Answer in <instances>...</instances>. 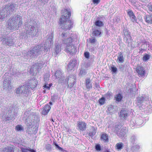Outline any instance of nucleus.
Instances as JSON below:
<instances>
[{
	"instance_id": "1a4fd4ad",
	"label": "nucleus",
	"mask_w": 152,
	"mask_h": 152,
	"mask_svg": "<svg viewBox=\"0 0 152 152\" xmlns=\"http://www.w3.org/2000/svg\"><path fill=\"white\" fill-rule=\"evenodd\" d=\"M11 81L9 78L4 79L3 81V89L9 91L11 88Z\"/></svg>"
},
{
	"instance_id": "5fc2aeb1",
	"label": "nucleus",
	"mask_w": 152,
	"mask_h": 152,
	"mask_svg": "<svg viewBox=\"0 0 152 152\" xmlns=\"http://www.w3.org/2000/svg\"><path fill=\"white\" fill-rule=\"evenodd\" d=\"M127 13L129 17H131L134 14L132 11L131 10H128Z\"/></svg>"
},
{
	"instance_id": "a878e982",
	"label": "nucleus",
	"mask_w": 152,
	"mask_h": 152,
	"mask_svg": "<svg viewBox=\"0 0 152 152\" xmlns=\"http://www.w3.org/2000/svg\"><path fill=\"white\" fill-rule=\"evenodd\" d=\"M117 60H118L119 62L121 63H123L124 61V58L123 57V54L122 52H121L118 53Z\"/></svg>"
},
{
	"instance_id": "7c9ffc66",
	"label": "nucleus",
	"mask_w": 152,
	"mask_h": 152,
	"mask_svg": "<svg viewBox=\"0 0 152 152\" xmlns=\"http://www.w3.org/2000/svg\"><path fill=\"white\" fill-rule=\"evenodd\" d=\"M123 98V96L120 94H118L116 95L115 96V98L116 101L119 102L121 101Z\"/></svg>"
},
{
	"instance_id": "864d4df0",
	"label": "nucleus",
	"mask_w": 152,
	"mask_h": 152,
	"mask_svg": "<svg viewBox=\"0 0 152 152\" xmlns=\"http://www.w3.org/2000/svg\"><path fill=\"white\" fill-rule=\"evenodd\" d=\"M148 42L146 41H145L144 42L142 43V45L141 47L142 48H146Z\"/></svg>"
},
{
	"instance_id": "a19ab883",
	"label": "nucleus",
	"mask_w": 152,
	"mask_h": 152,
	"mask_svg": "<svg viewBox=\"0 0 152 152\" xmlns=\"http://www.w3.org/2000/svg\"><path fill=\"white\" fill-rule=\"evenodd\" d=\"M95 24L96 26L99 27H101L103 26L102 22L99 20L96 21L95 23Z\"/></svg>"
},
{
	"instance_id": "9b49d317",
	"label": "nucleus",
	"mask_w": 152,
	"mask_h": 152,
	"mask_svg": "<svg viewBox=\"0 0 152 152\" xmlns=\"http://www.w3.org/2000/svg\"><path fill=\"white\" fill-rule=\"evenodd\" d=\"M65 50L67 53L72 54H74L76 52L75 47L74 45H71L66 46Z\"/></svg>"
},
{
	"instance_id": "603ef678",
	"label": "nucleus",
	"mask_w": 152,
	"mask_h": 152,
	"mask_svg": "<svg viewBox=\"0 0 152 152\" xmlns=\"http://www.w3.org/2000/svg\"><path fill=\"white\" fill-rule=\"evenodd\" d=\"M111 69L112 71L114 73H116L117 71V68L113 66H111Z\"/></svg>"
},
{
	"instance_id": "4be33fe9",
	"label": "nucleus",
	"mask_w": 152,
	"mask_h": 152,
	"mask_svg": "<svg viewBox=\"0 0 152 152\" xmlns=\"http://www.w3.org/2000/svg\"><path fill=\"white\" fill-rule=\"evenodd\" d=\"M28 86L27 85H23L20 87L21 89V94H23L26 93L28 89Z\"/></svg>"
},
{
	"instance_id": "338daca9",
	"label": "nucleus",
	"mask_w": 152,
	"mask_h": 152,
	"mask_svg": "<svg viewBox=\"0 0 152 152\" xmlns=\"http://www.w3.org/2000/svg\"><path fill=\"white\" fill-rule=\"evenodd\" d=\"M39 0L42 3L44 4H45V3H47L48 1V0Z\"/></svg>"
},
{
	"instance_id": "ddd939ff",
	"label": "nucleus",
	"mask_w": 152,
	"mask_h": 152,
	"mask_svg": "<svg viewBox=\"0 0 152 152\" xmlns=\"http://www.w3.org/2000/svg\"><path fill=\"white\" fill-rule=\"evenodd\" d=\"M123 32L124 33V39L126 43L129 44L132 41L130 34L127 29H124Z\"/></svg>"
},
{
	"instance_id": "774afa93",
	"label": "nucleus",
	"mask_w": 152,
	"mask_h": 152,
	"mask_svg": "<svg viewBox=\"0 0 152 152\" xmlns=\"http://www.w3.org/2000/svg\"><path fill=\"white\" fill-rule=\"evenodd\" d=\"M119 69L120 70L123 71L124 69V66L122 65L120 66L119 67Z\"/></svg>"
},
{
	"instance_id": "6e6d98bb",
	"label": "nucleus",
	"mask_w": 152,
	"mask_h": 152,
	"mask_svg": "<svg viewBox=\"0 0 152 152\" xmlns=\"http://www.w3.org/2000/svg\"><path fill=\"white\" fill-rule=\"evenodd\" d=\"M45 81H47L49 80V75L48 74L45 75L44 77Z\"/></svg>"
},
{
	"instance_id": "8fccbe9b",
	"label": "nucleus",
	"mask_w": 152,
	"mask_h": 152,
	"mask_svg": "<svg viewBox=\"0 0 152 152\" xmlns=\"http://www.w3.org/2000/svg\"><path fill=\"white\" fill-rule=\"evenodd\" d=\"M54 145H55L56 148H57L58 150L60 151H63V149L60 147L56 143H54Z\"/></svg>"
},
{
	"instance_id": "c85d7f7f",
	"label": "nucleus",
	"mask_w": 152,
	"mask_h": 152,
	"mask_svg": "<svg viewBox=\"0 0 152 152\" xmlns=\"http://www.w3.org/2000/svg\"><path fill=\"white\" fill-rule=\"evenodd\" d=\"M54 50L56 54H58L61 50V46L59 44H56L55 46Z\"/></svg>"
},
{
	"instance_id": "3c124183",
	"label": "nucleus",
	"mask_w": 152,
	"mask_h": 152,
	"mask_svg": "<svg viewBox=\"0 0 152 152\" xmlns=\"http://www.w3.org/2000/svg\"><path fill=\"white\" fill-rule=\"evenodd\" d=\"M135 121L133 120H132L130 122V126L132 127L136 125Z\"/></svg>"
},
{
	"instance_id": "412c9836",
	"label": "nucleus",
	"mask_w": 152,
	"mask_h": 152,
	"mask_svg": "<svg viewBox=\"0 0 152 152\" xmlns=\"http://www.w3.org/2000/svg\"><path fill=\"white\" fill-rule=\"evenodd\" d=\"M77 124L79 128L81 130L83 131L86 128V124L85 123L82 121L78 122Z\"/></svg>"
},
{
	"instance_id": "f257e3e1",
	"label": "nucleus",
	"mask_w": 152,
	"mask_h": 152,
	"mask_svg": "<svg viewBox=\"0 0 152 152\" xmlns=\"http://www.w3.org/2000/svg\"><path fill=\"white\" fill-rule=\"evenodd\" d=\"M62 12L63 14L60 19V26L64 30H69L72 27L73 24L71 20H68L71 13L66 9H64Z\"/></svg>"
},
{
	"instance_id": "f704fd0d",
	"label": "nucleus",
	"mask_w": 152,
	"mask_h": 152,
	"mask_svg": "<svg viewBox=\"0 0 152 152\" xmlns=\"http://www.w3.org/2000/svg\"><path fill=\"white\" fill-rule=\"evenodd\" d=\"M13 147H9L5 148L3 150V152H14Z\"/></svg>"
},
{
	"instance_id": "cd10ccee",
	"label": "nucleus",
	"mask_w": 152,
	"mask_h": 152,
	"mask_svg": "<svg viewBox=\"0 0 152 152\" xmlns=\"http://www.w3.org/2000/svg\"><path fill=\"white\" fill-rule=\"evenodd\" d=\"M96 133V131L94 127L93 126H92L89 133V135L91 137H92Z\"/></svg>"
},
{
	"instance_id": "680f3d73",
	"label": "nucleus",
	"mask_w": 152,
	"mask_h": 152,
	"mask_svg": "<svg viewBox=\"0 0 152 152\" xmlns=\"http://www.w3.org/2000/svg\"><path fill=\"white\" fill-rule=\"evenodd\" d=\"M140 146L138 145H136L133 147V149H134L135 150H137L140 148Z\"/></svg>"
},
{
	"instance_id": "58836bf2",
	"label": "nucleus",
	"mask_w": 152,
	"mask_h": 152,
	"mask_svg": "<svg viewBox=\"0 0 152 152\" xmlns=\"http://www.w3.org/2000/svg\"><path fill=\"white\" fill-rule=\"evenodd\" d=\"M66 82V78L64 76H63L61 78L58 79V82L59 83H61L64 82Z\"/></svg>"
},
{
	"instance_id": "c756f323",
	"label": "nucleus",
	"mask_w": 152,
	"mask_h": 152,
	"mask_svg": "<svg viewBox=\"0 0 152 152\" xmlns=\"http://www.w3.org/2000/svg\"><path fill=\"white\" fill-rule=\"evenodd\" d=\"M135 123L137 126L141 125L143 123V120L142 118L140 117L137 118L135 121Z\"/></svg>"
},
{
	"instance_id": "f03ea898",
	"label": "nucleus",
	"mask_w": 152,
	"mask_h": 152,
	"mask_svg": "<svg viewBox=\"0 0 152 152\" xmlns=\"http://www.w3.org/2000/svg\"><path fill=\"white\" fill-rule=\"evenodd\" d=\"M22 24V18L18 15H15L9 19L7 27L12 30L18 29Z\"/></svg>"
},
{
	"instance_id": "a18cd8bd",
	"label": "nucleus",
	"mask_w": 152,
	"mask_h": 152,
	"mask_svg": "<svg viewBox=\"0 0 152 152\" xmlns=\"http://www.w3.org/2000/svg\"><path fill=\"white\" fill-rule=\"evenodd\" d=\"M107 110L109 111V112L112 113L113 112L114 110L113 109V107L112 105H110L108 107Z\"/></svg>"
},
{
	"instance_id": "a211bd4d",
	"label": "nucleus",
	"mask_w": 152,
	"mask_h": 152,
	"mask_svg": "<svg viewBox=\"0 0 152 152\" xmlns=\"http://www.w3.org/2000/svg\"><path fill=\"white\" fill-rule=\"evenodd\" d=\"M35 56H36L34 53V52L32 50L28 51L24 55V57L26 59L30 58H34Z\"/></svg>"
},
{
	"instance_id": "79ce46f5",
	"label": "nucleus",
	"mask_w": 152,
	"mask_h": 152,
	"mask_svg": "<svg viewBox=\"0 0 152 152\" xmlns=\"http://www.w3.org/2000/svg\"><path fill=\"white\" fill-rule=\"evenodd\" d=\"M61 36L62 38V41H63V40L66 39L68 38L67 37V33H63L62 34Z\"/></svg>"
},
{
	"instance_id": "f3484780",
	"label": "nucleus",
	"mask_w": 152,
	"mask_h": 152,
	"mask_svg": "<svg viewBox=\"0 0 152 152\" xmlns=\"http://www.w3.org/2000/svg\"><path fill=\"white\" fill-rule=\"evenodd\" d=\"M42 65L41 64L37 63L35 64L34 65H33L31 69H30V71L31 72H34V73H37L38 69L41 68L42 67Z\"/></svg>"
},
{
	"instance_id": "2eb2a0df",
	"label": "nucleus",
	"mask_w": 152,
	"mask_h": 152,
	"mask_svg": "<svg viewBox=\"0 0 152 152\" xmlns=\"http://www.w3.org/2000/svg\"><path fill=\"white\" fill-rule=\"evenodd\" d=\"M136 71L138 76H144L145 71L144 68L142 66L138 65L136 68Z\"/></svg>"
},
{
	"instance_id": "bb28decb",
	"label": "nucleus",
	"mask_w": 152,
	"mask_h": 152,
	"mask_svg": "<svg viewBox=\"0 0 152 152\" xmlns=\"http://www.w3.org/2000/svg\"><path fill=\"white\" fill-rule=\"evenodd\" d=\"M63 73L60 70H57L55 73V76L56 78L58 79L62 77Z\"/></svg>"
},
{
	"instance_id": "f8f14e48",
	"label": "nucleus",
	"mask_w": 152,
	"mask_h": 152,
	"mask_svg": "<svg viewBox=\"0 0 152 152\" xmlns=\"http://www.w3.org/2000/svg\"><path fill=\"white\" fill-rule=\"evenodd\" d=\"M128 115L129 112L127 110L123 109L120 111L119 116L121 119H126Z\"/></svg>"
},
{
	"instance_id": "de8ad7c7",
	"label": "nucleus",
	"mask_w": 152,
	"mask_h": 152,
	"mask_svg": "<svg viewBox=\"0 0 152 152\" xmlns=\"http://www.w3.org/2000/svg\"><path fill=\"white\" fill-rule=\"evenodd\" d=\"M149 56L148 54H145L143 58V60L144 61H146L149 59Z\"/></svg>"
},
{
	"instance_id": "ea45409f",
	"label": "nucleus",
	"mask_w": 152,
	"mask_h": 152,
	"mask_svg": "<svg viewBox=\"0 0 152 152\" xmlns=\"http://www.w3.org/2000/svg\"><path fill=\"white\" fill-rule=\"evenodd\" d=\"M105 100V98L104 97H102L99 99V103L101 105H103L104 104Z\"/></svg>"
},
{
	"instance_id": "5701e85b",
	"label": "nucleus",
	"mask_w": 152,
	"mask_h": 152,
	"mask_svg": "<svg viewBox=\"0 0 152 152\" xmlns=\"http://www.w3.org/2000/svg\"><path fill=\"white\" fill-rule=\"evenodd\" d=\"M37 83V82L35 79L31 80L30 81L29 86L31 89H33L36 87Z\"/></svg>"
},
{
	"instance_id": "b1692460",
	"label": "nucleus",
	"mask_w": 152,
	"mask_h": 152,
	"mask_svg": "<svg viewBox=\"0 0 152 152\" xmlns=\"http://www.w3.org/2000/svg\"><path fill=\"white\" fill-rule=\"evenodd\" d=\"M73 39L70 37H68L66 39L63 40V43L66 44L67 45H71L70 44L72 42Z\"/></svg>"
},
{
	"instance_id": "37998d69",
	"label": "nucleus",
	"mask_w": 152,
	"mask_h": 152,
	"mask_svg": "<svg viewBox=\"0 0 152 152\" xmlns=\"http://www.w3.org/2000/svg\"><path fill=\"white\" fill-rule=\"evenodd\" d=\"M86 74V72L85 70L81 69L80 70L79 75L83 76L84 75Z\"/></svg>"
},
{
	"instance_id": "72a5a7b5",
	"label": "nucleus",
	"mask_w": 152,
	"mask_h": 152,
	"mask_svg": "<svg viewBox=\"0 0 152 152\" xmlns=\"http://www.w3.org/2000/svg\"><path fill=\"white\" fill-rule=\"evenodd\" d=\"M22 152H36L35 150L28 148H22Z\"/></svg>"
},
{
	"instance_id": "6ab92c4d",
	"label": "nucleus",
	"mask_w": 152,
	"mask_h": 152,
	"mask_svg": "<svg viewBox=\"0 0 152 152\" xmlns=\"http://www.w3.org/2000/svg\"><path fill=\"white\" fill-rule=\"evenodd\" d=\"M51 108L50 105L48 104L46 105L44 107L42 110V113L43 115H47Z\"/></svg>"
},
{
	"instance_id": "052dcab7",
	"label": "nucleus",
	"mask_w": 152,
	"mask_h": 152,
	"mask_svg": "<svg viewBox=\"0 0 152 152\" xmlns=\"http://www.w3.org/2000/svg\"><path fill=\"white\" fill-rule=\"evenodd\" d=\"M43 87L48 89H50V86H48V84L46 83Z\"/></svg>"
},
{
	"instance_id": "c9c22d12",
	"label": "nucleus",
	"mask_w": 152,
	"mask_h": 152,
	"mask_svg": "<svg viewBox=\"0 0 152 152\" xmlns=\"http://www.w3.org/2000/svg\"><path fill=\"white\" fill-rule=\"evenodd\" d=\"M137 140V137L134 135H133L131 137L130 140L133 144L136 143Z\"/></svg>"
},
{
	"instance_id": "4d7b16f0",
	"label": "nucleus",
	"mask_w": 152,
	"mask_h": 152,
	"mask_svg": "<svg viewBox=\"0 0 152 152\" xmlns=\"http://www.w3.org/2000/svg\"><path fill=\"white\" fill-rule=\"evenodd\" d=\"M85 57L87 59L89 58V53L88 52H86L84 53Z\"/></svg>"
},
{
	"instance_id": "393cba45",
	"label": "nucleus",
	"mask_w": 152,
	"mask_h": 152,
	"mask_svg": "<svg viewBox=\"0 0 152 152\" xmlns=\"http://www.w3.org/2000/svg\"><path fill=\"white\" fill-rule=\"evenodd\" d=\"M145 21L148 23H152V14L146 15L145 17Z\"/></svg>"
},
{
	"instance_id": "09e8293b",
	"label": "nucleus",
	"mask_w": 152,
	"mask_h": 152,
	"mask_svg": "<svg viewBox=\"0 0 152 152\" xmlns=\"http://www.w3.org/2000/svg\"><path fill=\"white\" fill-rule=\"evenodd\" d=\"M45 148L47 151H50L51 150V146L49 144H48L46 145Z\"/></svg>"
},
{
	"instance_id": "9d476101",
	"label": "nucleus",
	"mask_w": 152,
	"mask_h": 152,
	"mask_svg": "<svg viewBox=\"0 0 152 152\" xmlns=\"http://www.w3.org/2000/svg\"><path fill=\"white\" fill-rule=\"evenodd\" d=\"M76 77L75 76L73 75H70L68 79V86L70 87H73L76 82Z\"/></svg>"
},
{
	"instance_id": "4c0bfd02",
	"label": "nucleus",
	"mask_w": 152,
	"mask_h": 152,
	"mask_svg": "<svg viewBox=\"0 0 152 152\" xmlns=\"http://www.w3.org/2000/svg\"><path fill=\"white\" fill-rule=\"evenodd\" d=\"M123 144L121 142L118 143L116 145V149L119 150H121L123 148Z\"/></svg>"
},
{
	"instance_id": "aec40b11",
	"label": "nucleus",
	"mask_w": 152,
	"mask_h": 152,
	"mask_svg": "<svg viewBox=\"0 0 152 152\" xmlns=\"http://www.w3.org/2000/svg\"><path fill=\"white\" fill-rule=\"evenodd\" d=\"M4 9L3 7L2 10H0V19H3L9 15L6 11L4 10Z\"/></svg>"
},
{
	"instance_id": "dca6fc26",
	"label": "nucleus",
	"mask_w": 152,
	"mask_h": 152,
	"mask_svg": "<svg viewBox=\"0 0 152 152\" xmlns=\"http://www.w3.org/2000/svg\"><path fill=\"white\" fill-rule=\"evenodd\" d=\"M77 64V61L75 60H72L70 61L68 65L67 70L68 71H71L73 69Z\"/></svg>"
},
{
	"instance_id": "4468645a",
	"label": "nucleus",
	"mask_w": 152,
	"mask_h": 152,
	"mask_svg": "<svg viewBox=\"0 0 152 152\" xmlns=\"http://www.w3.org/2000/svg\"><path fill=\"white\" fill-rule=\"evenodd\" d=\"M148 100V97L145 95H143L137 98L136 103L137 105H139L142 103L145 102Z\"/></svg>"
},
{
	"instance_id": "13d9d810",
	"label": "nucleus",
	"mask_w": 152,
	"mask_h": 152,
	"mask_svg": "<svg viewBox=\"0 0 152 152\" xmlns=\"http://www.w3.org/2000/svg\"><path fill=\"white\" fill-rule=\"evenodd\" d=\"M95 149L97 151H100L101 150V148L99 144L96 145L95 146Z\"/></svg>"
},
{
	"instance_id": "7ed1b4c3",
	"label": "nucleus",
	"mask_w": 152,
	"mask_h": 152,
	"mask_svg": "<svg viewBox=\"0 0 152 152\" xmlns=\"http://www.w3.org/2000/svg\"><path fill=\"white\" fill-rule=\"evenodd\" d=\"M34 113H31L29 111L25 112L24 114V117L26 118L25 123L28 126H31L32 125V122L34 121H37L38 119L37 115H34Z\"/></svg>"
},
{
	"instance_id": "473e14b6",
	"label": "nucleus",
	"mask_w": 152,
	"mask_h": 152,
	"mask_svg": "<svg viewBox=\"0 0 152 152\" xmlns=\"http://www.w3.org/2000/svg\"><path fill=\"white\" fill-rule=\"evenodd\" d=\"M86 86L87 88L88 89L91 88L92 85L90 83V79L88 78L86 79Z\"/></svg>"
},
{
	"instance_id": "e433bc0d",
	"label": "nucleus",
	"mask_w": 152,
	"mask_h": 152,
	"mask_svg": "<svg viewBox=\"0 0 152 152\" xmlns=\"http://www.w3.org/2000/svg\"><path fill=\"white\" fill-rule=\"evenodd\" d=\"M92 34L93 36L98 37L101 34V32L98 30H95L93 31Z\"/></svg>"
},
{
	"instance_id": "69168bd1",
	"label": "nucleus",
	"mask_w": 152,
	"mask_h": 152,
	"mask_svg": "<svg viewBox=\"0 0 152 152\" xmlns=\"http://www.w3.org/2000/svg\"><path fill=\"white\" fill-rule=\"evenodd\" d=\"M148 7L149 10L151 11H152V5L148 4Z\"/></svg>"
},
{
	"instance_id": "0eeeda50",
	"label": "nucleus",
	"mask_w": 152,
	"mask_h": 152,
	"mask_svg": "<svg viewBox=\"0 0 152 152\" xmlns=\"http://www.w3.org/2000/svg\"><path fill=\"white\" fill-rule=\"evenodd\" d=\"M18 7L17 5L15 4H11L9 5H6L4 7V11H6L7 13L9 15L12 13Z\"/></svg>"
},
{
	"instance_id": "0e129e2a",
	"label": "nucleus",
	"mask_w": 152,
	"mask_h": 152,
	"mask_svg": "<svg viewBox=\"0 0 152 152\" xmlns=\"http://www.w3.org/2000/svg\"><path fill=\"white\" fill-rule=\"evenodd\" d=\"M89 40L91 43H94L96 42V41L95 39H90Z\"/></svg>"
},
{
	"instance_id": "bf43d9fd",
	"label": "nucleus",
	"mask_w": 152,
	"mask_h": 152,
	"mask_svg": "<svg viewBox=\"0 0 152 152\" xmlns=\"http://www.w3.org/2000/svg\"><path fill=\"white\" fill-rule=\"evenodd\" d=\"M20 87L16 89V93L17 94H21V89H20Z\"/></svg>"
},
{
	"instance_id": "6e6552de",
	"label": "nucleus",
	"mask_w": 152,
	"mask_h": 152,
	"mask_svg": "<svg viewBox=\"0 0 152 152\" xmlns=\"http://www.w3.org/2000/svg\"><path fill=\"white\" fill-rule=\"evenodd\" d=\"M115 128L116 132L117 135L119 137H124L125 136L127 132L126 127H122V129L120 131L118 130V129H119L121 128L120 126H116Z\"/></svg>"
},
{
	"instance_id": "39448f33",
	"label": "nucleus",
	"mask_w": 152,
	"mask_h": 152,
	"mask_svg": "<svg viewBox=\"0 0 152 152\" xmlns=\"http://www.w3.org/2000/svg\"><path fill=\"white\" fill-rule=\"evenodd\" d=\"M0 39L3 44L8 45L9 46L13 45L15 43L10 37L7 36H3L1 37Z\"/></svg>"
},
{
	"instance_id": "20e7f679",
	"label": "nucleus",
	"mask_w": 152,
	"mask_h": 152,
	"mask_svg": "<svg viewBox=\"0 0 152 152\" xmlns=\"http://www.w3.org/2000/svg\"><path fill=\"white\" fill-rule=\"evenodd\" d=\"M25 29L27 35L29 37L36 36L38 31L31 22H29L25 25Z\"/></svg>"
},
{
	"instance_id": "423d86ee",
	"label": "nucleus",
	"mask_w": 152,
	"mask_h": 152,
	"mask_svg": "<svg viewBox=\"0 0 152 152\" xmlns=\"http://www.w3.org/2000/svg\"><path fill=\"white\" fill-rule=\"evenodd\" d=\"M43 49H44L43 51H44L45 54V53L47 51V48L45 47L43 48L41 45H38L33 48L31 50L34 53L36 56L42 53L43 51Z\"/></svg>"
},
{
	"instance_id": "49530a36",
	"label": "nucleus",
	"mask_w": 152,
	"mask_h": 152,
	"mask_svg": "<svg viewBox=\"0 0 152 152\" xmlns=\"http://www.w3.org/2000/svg\"><path fill=\"white\" fill-rule=\"evenodd\" d=\"M15 129L18 131H21L23 130V128L21 126L18 125L15 127Z\"/></svg>"
},
{
	"instance_id": "c03bdc74",
	"label": "nucleus",
	"mask_w": 152,
	"mask_h": 152,
	"mask_svg": "<svg viewBox=\"0 0 152 152\" xmlns=\"http://www.w3.org/2000/svg\"><path fill=\"white\" fill-rule=\"evenodd\" d=\"M131 21L133 23L136 22L137 19L136 17L135 16L134 14L130 17Z\"/></svg>"
},
{
	"instance_id": "2f4dec72",
	"label": "nucleus",
	"mask_w": 152,
	"mask_h": 152,
	"mask_svg": "<svg viewBox=\"0 0 152 152\" xmlns=\"http://www.w3.org/2000/svg\"><path fill=\"white\" fill-rule=\"evenodd\" d=\"M107 134H103L102 135L101 137V140L104 142H107L108 141V137Z\"/></svg>"
},
{
	"instance_id": "e2e57ef3",
	"label": "nucleus",
	"mask_w": 152,
	"mask_h": 152,
	"mask_svg": "<svg viewBox=\"0 0 152 152\" xmlns=\"http://www.w3.org/2000/svg\"><path fill=\"white\" fill-rule=\"evenodd\" d=\"M94 4H98L100 1V0H92Z\"/></svg>"
}]
</instances>
